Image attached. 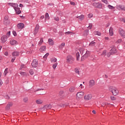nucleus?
Listing matches in <instances>:
<instances>
[{
	"instance_id": "79ce46f5",
	"label": "nucleus",
	"mask_w": 125,
	"mask_h": 125,
	"mask_svg": "<svg viewBox=\"0 0 125 125\" xmlns=\"http://www.w3.org/2000/svg\"><path fill=\"white\" fill-rule=\"evenodd\" d=\"M122 42V40L119 39L116 42V43L119 44V43H121Z\"/></svg>"
},
{
	"instance_id": "9b49d317",
	"label": "nucleus",
	"mask_w": 125,
	"mask_h": 125,
	"mask_svg": "<svg viewBox=\"0 0 125 125\" xmlns=\"http://www.w3.org/2000/svg\"><path fill=\"white\" fill-rule=\"evenodd\" d=\"M7 41V36L4 35L1 37V42H2V43H4L5 42Z\"/></svg>"
},
{
	"instance_id": "b1692460",
	"label": "nucleus",
	"mask_w": 125,
	"mask_h": 125,
	"mask_svg": "<svg viewBox=\"0 0 125 125\" xmlns=\"http://www.w3.org/2000/svg\"><path fill=\"white\" fill-rule=\"evenodd\" d=\"M46 50V47L45 46H42L40 49V51L41 52H43V51H45Z\"/></svg>"
},
{
	"instance_id": "58836bf2",
	"label": "nucleus",
	"mask_w": 125,
	"mask_h": 125,
	"mask_svg": "<svg viewBox=\"0 0 125 125\" xmlns=\"http://www.w3.org/2000/svg\"><path fill=\"white\" fill-rule=\"evenodd\" d=\"M107 53L106 50L103 51V53H102V55L103 56H106V54Z\"/></svg>"
},
{
	"instance_id": "1a4fd4ad",
	"label": "nucleus",
	"mask_w": 125,
	"mask_h": 125,
	"mask_svg": "<svg viewBox=\"0 0 125 125\" xmlns=\"http://www.w3.org/2000/svg\"><path fill=\"white\" fill-rule=\"evenodd\" d=\"M10 44L14 46L17 45V44H18V42L16 41V40H12L10 41Z\"/></svg>"
},
{
	"instance_id": "393cba45",
	"label": "nucleus",
	"mask_w": 125,
	"mask_h": 125,
	"mask_svg": "<svg viewBox=\"0 0 125 125\" xmlns=\"http://www.w3.org/2000/svg\"><path fill=\"white\" fill-rule=\"evenodd\" d=\"M20 53L17 51L14 52L12 53V56L14 57V56H19Z\"/></svg>"
},
{
	"instance_id": "3c124183",
	"label": "nucleus",
	"mask_w": 125,
	"mask_h": 125,
	"mask_svg": "<svg viewBox=\"0 0 125 125\" xmlns=\"http://www.w3.org/2000/svg\"><path fill=\"white\" fill-rule=\"evenodd\" d=\"M8 21V16H6L4 17V21Z\"/></svg>"
},
{
	"instance_id": "dca6fc26",
	"label": "nucleus",
	"mask_w": 125,
	"mask_h": 125,
	"mask_svg": "<svg viewBox=\"0 0 125 125\" xmlns=\"http://www.w3.org/2000/svg\"><path fill=\"white\" fill-rule=\"evenodd\" d=\"M17 14H20L21 13V10H20V8L18 7H16L14 8Z\"/></svg>"
},
{
	"instance_id": "09e8293b",
	"label": "nucleus",
	"mask_w": 125,
	"mask_h": 125,
	"mask_svg": "<svg viewBox=\"0 0 125 125\" xmlns=\"http://www.w3.org/2000/svg\"><path fill=\"white\" fill-rule=\"evenodd\" d=\"M93 15L92 14H89L88 15V18H92Z\"/></svg>"
},
{
	"instance_id": "c9c22d12",
	"label": "nucleus",
	"mask_w": 125,
	"mask_h": 125,
	"mask_svg": "<svg viewBox=\"0 0 125 125\" xmlns=\"http://www.w3.org/2000/svg\"><path fill=\"white\" fill-rule=\"evenodd\" d=\"M107 7H108V8H109V9H115V7H114L111 5H108Z\"/></svg>"
},
{
	"instance_id": "423d86ee",
	"label": "nucleus",
	"mask_w": 125,
	"mask_h": 125,
	"mask_svg": "<svg viewBox=\"0 0 125 125\" xmlns=\"http://www.w3.org/2000/svg\"><path fill=\"white\" fill-rule=\"evenodd\" d=\"M92 98V94H86L84 96V99L85 101H88L89 100H91Z\"/></svg>"
},
{
	"instance_id": "4c0bfd02",
	"label": "nucleus",
	"mask_w": 125,
	"mask_h": 125,
	"mask_svg": "<svg viewBox=\"0 0 125 125\" xmlns=\"http://www.w3.org/2000/svg\"><path fill=\"white\" fill-rule=\"evenodd\" d=\"M7 73H8V68H6L4 71V76H6Z\"/></svg>"
},
{
	"instance_id": "052dcab7",
	"label": "nucleus",
	"mask_w": 125,
	"mask_h": 125,
	"mask_svg": "<svg viewBox=\"0 0 125 125\" xmlns=\"http://www.w3.org/2000/svg\"><path fill=\"white\" fill-rule=\"evenodd\" d=\"M7 37H9L10 36V31H8L7 33Z\"/></svg>"
},
{
	"instance_id": "bf43d9fd",
	"label": "nucleus",
	"mask_w": 125,
	"mask_h": 125,
	"mask_svg": "<svg viewBox=\"0 0 125 125\" xmlns=\"http://www.w3.org/2000/svg\"><path fill=\"white\" fill-rule=\"evenodd\" d=\"M60 106H61V107H62L63 108H64V107H65V104H60Z\"/></svg>"
},
{
	"instance_id": "de8ad7c7",
	"label": "nucleus",
	"mask_w": 125,
	"mask_h": 125,
	"mask_svg": "<svg viewBox=\"0 0 125 125\" xmlns=\"http://www.w3.org/2000/svg\"><path fill=\"white\" fill-rule=\"evenodd\" d=\"M20 74L21 75V76H26V73L24 72H20Z\"/></svg>"
},
{
	"instance_id": "5fc2aeb1",
	"label": "nucleus",
	"mask_w": 125,
	"mask_h": 125,
	"mask_svg": "<svg viewBox=\"0 0 125 125\" xmlns=\"http://www.w3.org/2000/svg\"><path fill=\"white\" fill-rule=\"evenodd\" d=\"M70 34H72V32L68 31L65 32V35H70Z\"/></svg>"
},
{
	"instance_id": "9d476101",
	"label": "nucleus",
	"mask_w": 125,
	"mask_h": 125,
	"mask_svg": "<svg viewBox=\"0 0 125 125\" xmlns=\"http://www.w3.org/2000/svg\"><path fill=\"white\" fill-rule=\"evenodd\" d=\"M32 66L33 68H36V67H38V61L36 60H34L32 62Z\"/></svg>"
},
{
	"instance_id": "20e7f679",
	"label": "nucleus",
	"mask_w": 125,
	"mask_h": 125,
	"mask_svg": "<svg viewBox=\"0 0 125 125\" xmlns=\"http://www.w3.org/2000/svg\"><path fill=\"white\" fill-rule=\"evenodd\" d=\"M85 53L83 55V56L81 57V60L83 61L86 58H87L89 57V56L90 55V53L88 51H86L85 52Z\"/></svg>"
},
{
	"instance_id": "a878e982",
	"label": "nucleus",
	"mask_w": 125,
	"mask_h": 125,
	"mask_svg": "<svg viewBox=\"0 0 125 125\" xmlns=\"http://www.w3.org/2000/svg\"><path fill=\"white\" fill-rule=\"evenodd\" d=\"M114 35V31H113V28L110 27L109 29V36H113Z\"/></svg>"
},
{
	"instance_id": "f03ea898",
	"label": "nucleus",
	"mask_w": 125,
	"mask_h": 125,
	"mask_svg": "<svg viewBox=\"0 0 125 125\" xmlns=\"http://www.w3.org/2000/svg\"><path fill=\"white\" fill-rule=\"evenodd\" d=\"M80 53L81 54V55H83V53H85V50H84L83 49H80L79 50V51L76 52V55L77 61L80 60Z\"/></svg>"
},
{
	"instance_id": "c756f323",
	"label": "nucleus",
	"mask_w": 125,
	"mask_h": 125,
	"mask_svg": "<svg viewBox=\"0 0 125 125\" xmlns=\"http://www.w3.org/2000/svg\"><path fill=\"white\" fill-rule=\"evenodd\" d=\"M42 42H43V40H42V38H41L40 41L38 43V45H39V46H41V45H42Z\"/></svg>"
},
{
	"instance_id": "412c9836",
	"label": "nucleus",
	"mask_w": 125,
	"mask_h": 125,
	"mask_svg": "<svg viewBox=\"0 0 125 125\" xmlns=\"http://www.w3.org/2000/svg\"><path fill=\"white\" fill-rule=\"evenodd\" d=\"M17 27L19 29H23L24 28V24L22 23H19L17 25Z\"/></svg>"
},
{
	"instance_id": "6e6d98bb",
	"label": "nucleus",
	"mask_w": 125,
	"mask_h": 125,
	"mask_svg": "<svg viewBox=\"0 0 125 125\" xmlns=\"http://www.w3.org/2000/svg\"><path fill=\"white\" fill-rule=\"evenodd\" d=\"M85 34H84V36H87V35H88V30L85 31Z\"/></svg>"
},
{
	"instance_id": "cd10ccee",
	"label": "nucleus",
	"mask_w": 125,
	"mask_h": 125,
	"mask_svg": "<svg viewBox=\"0 0 125 125\" xmlns=\"http://www.w3.org/2000/svg\"><path fill=\"white\" fill-rule=\"evenodd\" d=\"M29 100V99L28 97H25L23 98V101L24 102V103H28V101Z\"/></svg>"
},
{
	"instance_id": "a211bd4d",
	"label": "nucleus",
	"mask_w": 125,
	"mask_h": 125,
	"mask_svg": "<svg viewBox=\"0 0 125 125\" xmlns=\"http://www.w3.org/2000/svg\"><path fill=\"white\" fill-rule=\"evenodd\" d=\"M48 42L49 45H54V41L52 39H49Z\"/></svg>"
},
{
	"instance_id": "e2e57ef3",
	"label": "nucleus",
	"mask_w": 125,
	"mask_h": 125,
	"mask_svg": "<svg viewBox=\"0 0 125 125\" xmlns=\"http://www.w3.org/2000/svg\"><path fill=\"white\" fill-rule=\"evenodd\" d=\"M13 35H14V36H17V34L16 33V31H13Z\"/></svg>"
},
{
	"instance_id": "338daca9",
	"label": "nucleus",
	"mask_w": 125,
	"mask_h": 125,
	"mask_svg": "<svg viewBox=\"0 0 125 125\" xmlns=\"http://www.w3.org/2000/svg\"><path fill=\"white\" fill-rule=\"evenodd\" d=\"M43 18H44V16H42L40 17V19H43Z\"/></svg>"
},
{
	"instance_id": "c85d7f7f",
	"label": "nucleus",
	"mask_w": 125,
	"mask_h": 125,
	"mask_svg": "<svg viewBox=\"0 0 125 125\" xmlns=\"http://www.w3.org/2000/svg\"><path fill=\"white\" fill-rule=\"evenodd\" d=\"M124 6L121 5H118L117 6V9H119V10H122L123 9V7Z\"/></svg>"
},
{
	"instance_id": "7ed1b4c3",
	"label": "nucleus",
	"mask_w": 125,
	"mask_h": 125,
	"mask_svg": "<svg viewBox=\"0 0 125 125\" xmlns=\"http://www.w3.org/2000/svg\"><path fill=\"white\" fill-rule=\"evenodd\" d=\"M75 59L73 57V56L71 55H69L66 57V62L69 63V64H73V62H74Z\"/></svg>"
},
{
	"instance_id": "0e129e2a",
	"label": "nucleus",
	"mask_w": 125,
	"mask_h": 125,
	"mask_svg": "<svg viewBox=\"0 0 125 125\" xmlns=\"http://www.w3.org/2000/svg\"><path fill=\"white\" fill-rule=\"evenodd\" d=\"M2 83V81H1V79H0V86H1Z\"/></svg>"
},
{
	"instance_id": "4d7b16f0",
	"label": "nucleus",
	"mask_w": 125,
	"mask_h": 125,
	"mask_svg": "<svg viewBox=\"0 0 125 125\" xmlns=\"http://www.w3.org/2000/svg\"><path fill=\"white\" fill-rule=\"evenodd\" d=\"M120 21H123V22H124L125 23V18H120Z\"/></svg>"
},
{
	"instance_id": "774afa93",
	"label": "nucleus",
	"mask_w": 125,
	"mask_h": 125,
	"mask_svg": "<svg viewBox=\"0 0 125 125\" xmlns=\"http://www.w3.org/2000/svg\"><path fill=\"white\" fill-rule=\"evenodd\" d=\"M122 10H124V11H125V6H123Z\"/></svg>"
},
{
	"instance_id": "4468645a",
	"label": "nucleus",
	"mask_w": 125,
	"mask_h": 125,
	"mask_svg": "<svg viewBox=\"0 0 125 125\" xmlns=\"http://www.w3.org/2000/svg\"><path fill=\"white\" fill-rule=\"evenodd\" d=\"M95 84V82L94 80H90L89 82V87H92Z\"/></svg>"
},
{
	"instance_id": "a19ab883",
	"label": "nucleus",
	"mask_w": 125,
	"mask_h": 125,
	"mask_svg": "<svg viewBox=\"0 0 125 125\" xmlns=\"http://www.w3.org/2000/svg\"><path fill=\"white\" fill-rule=\"evenodd\" d=\"M75 72L76 74L78 75H80V71H79V69L77 68H75Z\"/></svg>"
},
{
	"instance_id": "c03bdc74",
	"label": "nucleus",
	"mask_w": 125,
	"mask_h": 125,
	"mask_svg": "<svg viewBox=\"0 0 125 125\" xmlns=\"http://www.w3.org/2000/svg\"><path fill=\"white\" fill-rule=\"evenodd\" d=\"M111 55H113V54L111 53V51H110L109 53H107V57H110Z\"/></svg>"
},
{
	"instance_id": "4be33fe9",
	"label": "nucleus",
	"mask_w": 125,
	"mask_h": 125,
	"mask_svg": "<svg viewBox=\"0 0 125 125\" xmlns=\"http://www.w3.org/2000/svg\"><path fill=\"white\" fill-rule=\"evenodd\" d=\"M65 46V42L62 43L59 46V49H63Z\"/></svg>"
},
{
	"instance_id": "2eb2a0df",
	"label": "nucleus",
	"mask_w": 125,
	"mask_h": 125,
	"mask_svg": "<svg viewBox=\"0 0 125 125\" xmlns=\"http://www.w3.org/2000/svg\"><path fill=\"white\" fill-rule=\"evenodd\" d=\"M8 5H10V6L14 7V8H15L16 7H18V4H17V3H8Z\"/></svg>"
},
{
	"instance_id": "aec40b11",
	"label": "nucleus",
	"mask_w": 125,
	"mask_h": 125,
	"mask_svg": "<svg viewBox=\"0 0 125 125\" xmlns=\"http://www.w3.org/2000/svg\"><path fill=\"white\" fill-rule=\"evenodd\" d=\"M110 52L111 53H112L114 54V53H116L117 52V48L116 47H113L111 50H110Z\"/></svg>"
},
{
	"instance_id": "5701e85b",
	"label": "nucleus",
	"mask_w": 125,
	"mask_h": 125,
	"mask_svg": "<svg viewBox=\"0 0 125 125\" xmlns=\"http://www.w3.org/2000/svg\"><path fill=\"white\" fill-rule=\"evenodd\" d=\"M36 102L37 104H42V103H43V101H42V100L41 99L36 100Z\"/></svg>"
},
{
	"instance_id": "a18cd8bd",
	"label": "nucleus",
	"mask_w": 125,
	"mask_h": 125,
	"mask_svg": "<svg viewBox=\"0 0 125 125\" xmlns=\"http://www.w3.org/2000/svg\"><path fill=\"white\" fill-rule=\"evenodd\" d=\"M29 73H30V75H34V70H33V69L30 70Z\"/></svg>"
},
{
	"instance_id": "ddd939ff",
	"label": "nucleus",
	"mask_w": 125,
	"mask_h": 125,
	"mask_svg": "<svg viewBox=\"0 0 125 125\" xmlns=\"http://www.w3.org/2000/svg\"><path fill=\"white\" fill-rule=\"evenodd\" d=\"M119 34L121 35V36H122L124 38H125V31L122 29H120L119 30Z\"/></svg>"
},
{
	"instance_id": "f704fd0d",
	"label": "nucleus",
	"mask_w": 125,
	"mask_h": 125,
	"mask_svg": "<svg viewBox=\"0 0 125 125\" xmlns=\"http://www.w3.org/2000/svg\"><path fill=\"white\" fill-rule=\"evenodd\" d=\"M4 24H5V25H9V24H10V21L9 20L4 21Z\"/></svg>"
},
{
	"instance_id": "bb28decb",
	"label": "nucleus",
	"mask_w": 125,
	"mask_h": 125,
	"mask_svg": "<svg viewBox=\"0 0 125 125\" xmlns=\"http://www.w3.org/2000/svg\"><path fill=\"white\" fill-rule=\"evenodd\" d=\"M49 15H48V14L47 13H45V21H46V20H49Z\"/></svg>"
},
{
	"instance_id": "13d9d810",
	"label": "nucleus",
	"mask_w": 125,
	"mask_h": 125,
	"mask_svg": "<svg viewBox=\"0 0 125 125\" xmlns=\"http://www.w3.org/2000/svg\"><path fill=\"white\" fill-rule=\"evenodd\" d=\"M110 98H111V100H115L116 99V98L114 96H111L110 97Z\"/></svg>"
},
{
	"instance_id": "680f3d73",
	"label": "nucleus",
	"mask_w": 125,
	"mask_h": 125,
	"mask_svg": "<svg viewBox=\"0 0 125 125\" xmlns=\"http://www.w3.org/2000/svg\"><path fill=\"white\" fill-rule=\"evenodd\" d=\"M70 4H71V5H75L76 3L74 2H70Z\"/></svg>"
},
{
	"instance_id": "0eeeda50",
	"label": "nucleus",
	"mask_w": 125,
	"mask_h": 125,
	"mask_svg": "<svg viewBox=\"0 0 125 125\" xmlns=\"http://www.w3.org/2000/svg\"><path fill=\"white\" fill-rule=\"evenodd\" d=\"M93 5L95 7H96L97 8H99L100 9H101V8H102V4H101L100 3L95 2L93 3Z\"/></svg>"
},
{
	"instance_id": "f257e3e1",
	"label": "nucleus",
	"mask_w": 125,
	"mask_h": 125,
	"mask_svg": "<svg viewBox=\"0 0 125 125\" xmlns=\"http://www.w3.org/2000/svg\"><path fill=\"white\" fill-rule=\"evenodd\" d=\"M109 91L111 92L113 95H118L119 94V90L115 87H110L109 88Z\"/></svg>"
},
{
	"instance_id": "69168bd1",
	"label": "nucleus",
	"mask_w": 125,
	"mask_h": 125,
	"mask_svg": "<svg viewBox=\"0 0 125 125\" xmlns=\"http://www.w3.org/2000/svg\"><path fill=\"white\" fill-rule=\"evenodd\" d=\"M4 97L5 98H6V99H9V96H8V95H6V96H4Z\"/></svg>"
},
{
	"instance_id": "f3484780",
	"label": "nucleus",
	"mask_w": 125,
	"mask_h": 125,
	"mask_svg": "<svg viewBox=\"0 0 125 125\" xmlns=\"http://www.w3.org/2000/svg\"><path fill=\"white\" fill-rule=\"evenodd\" d=\"M12 105H13V104H12V103H9L6 106L5 109L7 110H10V107H12Z\"/></svg>"
},
{
	"instance_id": "603ef678",
	"label": "nucleus",
	"mask_w": 125,
	"mask_h": 125,
	"mask_svg": "<svg viewBox=\"0 0 125 125\" xmlns=\"http://www.w3.org/2000/svg\"><path fill=\"white\" fill-rule=\"evenodd\" d=\"M48 55H49V53H47L43 56V58H47V56H48Z\"/></svg>"
},
{
	"instance_id": "2f4dec72",
	"label": "nucleus",
	"mask_w": 125,
	"mask_h": 125,
	"mask_svg": "<svg viewBox=\"0 0 125 125\" xmlns=\"http://www.w3.org/2000/svg\"><path fill=\"white\" fill-rule=\"evenodd\" d=\"M51 61L52 63H55L57 61V59L54 58L51 59Z\"/></svg>"
},
{
	"instance_id": "8fccbe9b",
	"label": "nucleus",
	"mask_w": 125,
	"mask_h": 125,
	"mask_svg": "<svg viewBox=\"0 0 125 125\" xmlns=\"http://www.w3.org/2000/svg\"><path fill=\"white\" fill-rule=\"evenodd\" d=\"M54 20H55V21H59V18L58 17H54Z\"/></svg>"
},
{
	"instance_id": "864d4df0",
	"label": "nucleus",
	"mask_w": 125,
	"mask_h": 125,
	"mask_svg": "<svg viewBox=\"0 0 125 125\" xmlns=\"http://www.w3.org/2000/svg\"><path fill=\"white\" fill-rule=\"evenodd\" d=\"M15 59H16V58L15 57H13L11 60V62H12V63H13V62H14V60H15Z\"/></svg>"
},
{
	"instance_id": "473e14b6",
	"label": "nucleus",
	"mask_w": 125,
	"mask_h": 125,
	"mask_svg": "<svg viewBox=\"0 0 125 125\" xmlns=\"http://www.w3.org/2000/svg\"><path fill=\"white\" fill-rule=\"evenodd\" d=\"M89 46H94L95 45V42L92 41L89 44Z\"/></svg>"
},
{
	"instance_id": "6e6552de",
	"label": "nucleus",
	"mask_w": 125,
	"mask_h": 125,
	"mask_svg": "<svg viewBox=\"0 0 125 125\" xmlns=\"http://www.w3.org/2000/svg\"><path fill=\"white\" fill-rule=\"evenodd\" d=\"M39 29H40V25H39V24H37L33 33L35 36H36V35H37V34L39 33Z\"/></svg>"
},
{
	"instance_id": "ea45409f",
	"label": "nucleus",
	"mask_w": 125,
	"mask_h": 125,
	"mask_svg": "<svg viewBox=\"0 0 125 125\" xmlns=\"http://www.w3.org/2000/svg\"><path fill=\"white\" fill-rule=\"evenodd\" d=\"M102 1L105 4H109V2L107 0H102Z\"/></svg>"
},
{
	"instance_id": "72a5a7b5",
	"label": "nucleus",
	"mask_w": 125,
	"mask_h": 125,
	"mask_svg": "<svg viewBox=\"0 0 125 125\" xmlns=\"http://www.w3.org/2000/svg\"><path fill=\"white\" fill-rule=\"evenodd\" d=\"M94 34L97 35V36H101V33L97 31L94 32Z\"/></svg>"
},
{
	"instance_id": "7c9ffc66",
	"label": "nucleus",
	"mask_w": 125,
	"mask_h": 125,
	"mask_svg": "<svg viewBox=\"0 0 125 125\" xmlns=\"http://www.w3.org/2000/svg\"><path fill=\"white\" fill-rule=\"evenodd\" d=\"M80 20L81 21L83 20L84 19V15H81L80 16H79Z\"/></svg>"
},
{
	"instance_id": "e433bc0d",
	"label": "nucleus",
	"mask_w": 125,
	"mask_h": 125,
	"mask_svg": "<svg viewBox=\"0 0 125 125\" xmlns=\"http://www.w3.org/2000/svg\"><path fill=\"white\" fill-rule=\"evenodd\" d=\"M57 65H58V63H57V62L55 63L53 65L52 67L54 70H55V69H56V67H57Z\"/></svg>"
},
{
	"instance_id": "49530a36",
	"label": "nucleus",
	"mask_w": 125,
	"mask_h": 125,
	"mask_svg": "<svg viewBox=\"0 0 125 125\" xmlns=\"http://www.w3.org/2000/svg\"><path fill=\"white\" fill-rule=\"evenodd\" d=\"M88 28L90 30L91 28H92V23H89V26Z\"/></svg>"
},
{
	"instance_id": "37998d69",
	"label": "nucleus",
	"mask_w": 125,
	"mask_h": 125,
	"mask_svg": "<svg viewBox=\"0 0 125 125\" xmlns=\"http://www.w3.org/2000/svg\"><path fill=\"white\" fill-rule=\"evenodd\" d=\"M25 68V65L24 64H21V67L20 68V70H22V69Z\"/></svg>"
},
{
	"instance_id": "6ab92c4d",
	"label": "nucleus",
	"mask_w": 125,
	"mask_h": 125,
	"mask_svg": "<svg viewBox=\"0 0 125 125\" xmlns=\"http://www.w3.org/2000/svg\"><path fill=\"white\" fill-rule=\"evenodd\" d=\"M69 90L70 92H74L75 90H76V87L75 86H72L69 88Z\"/></svg>"
},
{
	"instance_id": "f8f14e48",
	"label": "nucleus",
	"mask_w": 125,
	"mask_h": 125,
	"mask_svg": "<svg viewBox=\"0 0 125 125\" xmlns=\"http://www.w3.org/2000/svg\"><path fill=\"white\" fill-rule=\"evenodd\" d=\"M51 108H52L51 104H46L43 107L44 110H49V109H51Z\"/></svg>"
},
{
	"instance_id": "39448f33",
	"label": "nucleus",
	"mask_w": 125,
	"mask_h": 125,
	"mask_svg": "<svg viewBox=\"0 0 125 125\" xmlns=\"http://www.w3.org/2000/svg\"><path fill=\"white\" fill-rule=\"evenodd\" d=\"M83 95H84V92H78L76 94V98L77 99H81L83 97Z\"/></svg>"
}]
</instances>
